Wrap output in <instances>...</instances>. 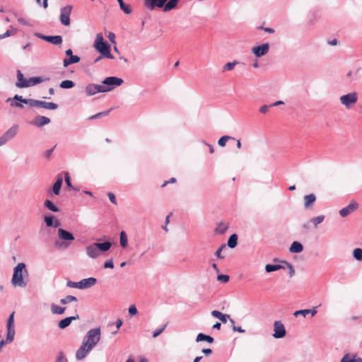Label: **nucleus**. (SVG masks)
Instances as JSON below:
<instances>
[{
	"label": "nucleus",
	"mask_w": 362,
	"mask_h": 362,
	"mask_svg": "<svg viewBox=\"0 0 362 362\" xmlns=\"http://www.w3.org/2000/svg\"><path fill=\"white\" fill-rule=\"evenodd\" d=\"M64 179H65V182H66V185H67V187H71L72 185L71 183V177H70L69 173H65Z\"/></svg>",
	"instance_id": "56"
},
{
	"label": "nucleus",
	"mask_w": 362,
	"mask_h": 362,
	"mask_svg": "<svg viewBox=\"0 0 362 362\" xmlns=\"http://www.w3.org/2000/svg\"><path fill=\"white\" fill-rule=\"evenodd\" d=\"M7 142H8V140L4 134H2L0 136V147L5 145Z\"/></svg>",
	"instance_id": "62"
},
{
	"label": "nucleus",
	"mask_w": 362,
	"mask_h": 362,
	"mask_svg": "<svg viewBox=\"0 0 362 362\" xmlns=\"http://www.w3.org/2000/svg\"><path fill=\"white\" fill-rule=\"evenodd\" d=\"M58 240L55 242V245L59 249H66L69 247L71 243L75 240L74 235L63 229L59 228L57 230Z\"/></svg>",
	"instance_id": "4"
},
{
	"label": "nucleus",
	"mask_w": 362,
	"mask_h": 362,
	"mask_svg": "<svg viewBox=\"0 0 362 362\" xmlns=\"http://www.w3.org/2000/svg\"><path fill=\"white\" fill-rule=\"evenodd\" d=\"M269 49L268 43L263 44L259 46L255 47L252 49V54L257 57H261L267 54Z\"/></svg>",
	"instance_id": "11"
},
{
	"label": "nucleus",
	"mask_w": 362,
	"mask_h": 362,
	"mask_svg": "<svg viewBox=\"0 0 362 362\" xmlns=\"http://www.w3.org/2000/svg\"><path fill=\"white\" fill-rule=\"evenodd\" d=\"M19 125L17 124H13L8 128L3 134L7 138L8 141L13 139L18 133Z\"/></svg>",
	"instance_id": "15"
},
{
	"label": "nucleus",
	"mask_w": 362,
	"mask_h": 362,
	"mask_svg": "<svg viewBox=\"0 0 362 362\" xmlns=\"http://www.w3.org/2000/svg\"><path fill=\"white\" fill-rule=\"evenodd\" d=\"M44 221L47 227H52L54 225V217L53 216H45Z\"/></svg>",
	"instance_id": "45"
},
{
	"label": "nucleus",
	"mask_w": 362,
	"mask_h": 362,
	"mask_svg": "<svg viewBox=\"0 0 362 362\" xmlns=\"http://www.w3.org/2000/svg\"><path fill=\"white\" fill-rule=\"evenodd\" d=\"M230 139L231 137L229 136H223L218 139V144L220 146L223 147L226 146V142Z\"/></svg>",
	"instance_id": "47"
},
{
	"label": "nucleus",
	"mask_w": 362,
	"mask_h": 362,
	"mask_svg": "<svg viewBox=\"0 0 362 362\" xmlns=\"http://www.w3.org/2000/svg\"><path fill=\"white\" fill-rule=\"evenodd\" d=\"M44 206L53 212L59 211V209L57 206H56L50 200H45L44 202Z\"/></svg>",
	"instance_id": "37"
},
{
	"label": "nucleus",
	"mask_w": 362,
	"mask_h": 362,
	"mask_svg": "<svg viewBox=\"0 0 362 362\" xmlns=\"http://www.w3.org/2000/svg\"><path fill=\"white\" fill-rule=\"evenodd\" d=\"M316 199V197L313 194H310L305 195L304 197V206L305 208H308L311 204H313Z\"/></svg>",
	"instance_id": "31"
},
{
	"label": "nucleus",
	"mask_w": 362,
	"mask_h": 362,
	"mask_svg": "<svg viewBox=\"0 0 362 362\" xmlns=\"http://www.w3.org/2000/svg\"><path fill=\"white\" fill-rule=\"evenodd\" d=\"M303 250V245L297 241L293 242L291 247H290V252H295V253H299L301 252Z\"/></svg>",
	"instance_id": "30"
},
{
	"label": "nucleus",
	"mask_w": 362,
	"mask_h": 362,
	"mask_svg": "<svg viewBox=\"0 0 362 362\" xmlns=\"http://www.w3.org/2000/svg\"><path fill=\"white\" fill-rule=\"evenodd\" d=\"M78 319H79V316L78 315L76 316L66 317L59 322L58 326L60 329H65L70 325L73 320Z\"/></svg>",
	"instance_id": "19"
},
{
	"label": "nucleus",
	"mask_w": 362,
	"mask_h": 362,
	"mask_svg": "<svg viewBox=\"0 0 362 362\" xmlns=\"http://www.w3.org/2000/svg\"><path fill=\"white\" fill-rule=\"evenodd\" d=\"M324 219L325 216L322 215L312 218L310 221L314 224L315 227H317L318 224L321 223L324 221Z\"/></svg>",
	"instance_id": "46"
},
{
	"label": "nucleus",
	"mask_w": 362,
	"mask_h": 362,
	"mask_svg": "<svg viewBox=\"0 0 362 362\" xmlns=\"http://www.w3.org/2000/svg\"><path fill=\"white\" fill-rule=\"evenodd\" d=\"M286 334L285 327L281 321H275L274 322V334L273 337L275 339H281Z\"/></svg>",
	"instance_id": "8"
},
{
	"label": "nucleus",
	"mask_w": 362,
	"mask_h": 362,
	"mask_svg": "<svg viewBox=\"0 0 362 362\" xmlns=\"http://www.w3.org/2000/svg\"><path fill=\"white\" fill-rule=\"evenodd\" d=\"M16 100L14 99V97H13V98H8L6 100V102L7 103H10V105L11 106H13V107L22 109L23 107V105H22L23 103H21L20 101L19 102H16Z\"/></svg>",
	"instance_id": "43"
},
{
	"label": "nucleus",
	"mask_w": 362,
	"mask_h": 362,
	"mask_svg": "<svg viewBox=\"0 0 362 362\" xmlns=\"http://www.w3.org/2000/svg\"><path fill=\"white\" fill-rule=\"evenodd\" d=\"M119 243L122 247L127 246V237L124 231H122L119 235Z\"/></svg>",
	"instance_id": "39"
},
{
	"label": "nucleus",
	"mask_w": 362,
	"mask_h": 362,
	"mask_svg": "<svg viewBox=\"0 0 362 362\" xmlns=\"http://www.w3.org/2000/svg\"><path fill=\"white\" fill-rule=\"evenodd\" d=\"M77 300H77L76 297H75L74 296L68 295V296H65L64 298H61L59 302L62 305H66V304L70 303L71 302H76Z\"/></svg>",
	"instance_id": "36"
},
{
	"label": "nucleus",
	"mask_w": 362,
	"mask_h": 362,
	"mask_svg": "<svg viewBox=\"0 0 362 362\" xmlns=\"http://www.w3.org/2000/svg\"><path fill=\"white\" fill-rule=\"evenodd\" d=\"M354 258L358 261H362V249L356 248L353 252Z\"/></svg>",
	"instance_id": "44"
},
{
	"label": "nucleus",
	"mask_w": 362,
	"mask_h": 362,
	"mask_svg": "<svg viewBox=\"0 0 362 362\" xmlns=\"http://www.w3.org/2000/svg\"><path fill=\"white\" fill-rule=\"evenodd\" d=\"M230 318V316L228 315H225V314H223V315L220 317V320L223 322V323H226L227 322V320L228 319Z\"/></svg>",
	"instance_id": "63"
},
{
	"label": "nucleus",
	"mask_w": 362,
	"mask_h": 362,
	"mask_svg": "<svg viewBox=\"0 0 362 362\" xmlns=\"http://www.w3.org/2000/svg\"><path fill=\"white\" fill-rule=\"evenodd\" d=\"M14 99L17 100V101H20L23 103L24 104L28 105L31 107H38L39 100L34 99H25L23 98L21 95H16L14 96Z\"/></svg>",
	"instance_id": "18"
},
{
	"label": "nucleus",
	"mask_w": 362,
	"mask_h": 362,
	"mask_svg": "<svg viewBox=\"0 0 362 362\" xmlns=\"http://www.w3.org/2000/svg\"><path fill=\"white\" fill-rule=\"evenodd\" d=\"M223 313H222L221 312L218 311V310H213L211 312V315L212 316H214V317H216L218 318V320L220 319V317L223 315Z\"/></svg>",
	"instance_id": "61"
},
{
	"label": "nucleus",
	"mask_w": 362,
	"mask_h": 362,
	"mask_svg": "<svg viewBox=\"0 0 362 362\" xmlns=\"http://www.w3.org/2000/svg\"><path fill=\"white\" fill-rule=\"evenodd\" d=\"M358 208V204L355 202H351L347 206L341 209L339 211V214L341 217H346Z\"/></svg>",
	"instance_id": "13"
},
{
	"label": "nucleus",
	"mask_w": 362,
	"mask_h": 362,
	"mask_svg": "<svg viewBox=\"0 0 362 362\" xmlns=\"http://www.w3.org/2000/svg\"><path fill=\"white\" fill-rule=\"evenodd\" d=\"M72 6L67 5L60 10L59 21L65 26L70 25V15L71 13Z\"/></svg>",
	"instance_id": "7"
},
{
	"label": "nucleus",
	"mask_w": 362,
	"mask_h": 362,
	"mask_svg": "<svg viewBox=\"0 0 362 362\" xmlns=\"http://www.w3.org/2000/svg\"><path fill=\"white\" fill-rule=\"evenodd\" d=\"M123 83V79L115 76L105 78L102 81L104 93L113 90L115 87L119 86Z\"/></svg>",
	"instance_id": "5"
},
{
	"label": "nucleus",
	"mask_w": 362,
	"mask_h": 362,
	"mask_svg": "<svg viewBox=\"0 0 362 362\" xmlns=\"http://www.w3.org/2000/svg\"><path fill=\"white\" fill-rule=\"evenodd\" d=\"M180 0H170L167 4L163 6V11L165 12L170 11L175 8Z\"/></svg>",
	"instance_id": "29"
},
{
	"label": "nucleus",
	"mask_w": 362,
	"mask_h": 362,
	"mask_svg": "<svg viewBox=\"0 0 362 362\" xmlns=\"http://www.w3.org/2000/svg\"><path fill=\"white\" fill-rule=\"evenodd\" d=\"M339 101L346 109H351L358 101V93L356 92H351L343 95L339 98Z\"/></svg>",
	"instance_id": "6"
},
{
	"label": "nucleus",
	"mask_w": 362,
	"mask_h": 362,
	"mask_svg": "<svg viewBox=\"0 0 362 362\" xmlns=\"http://www.w3.org/2000/svg\"><path fill=\"white\" fill-rule=\"evenodd\" d=\"M7 325L11 326H15L14 324V312H13L10 316L8 317V321H7Z\"/></svg>",
	"instance_id": "55"
},
{
	"label": "nucleus",
	"mask_w": 362,
	"mask_h": 362,
	"mask_svg": "<svg viewBox=\"0 0 362 362\" xmlns=\"http://www.w3.org/2000/svg\"><path fill=\"white\" fill-rule=\"evenodd\" d=\"M28 79L24 78L23 73L18 70L17 71V82L16 83V86L20 88H26V86H23V84H26Z\"/></svg>",
	"instance_id": "22"
},
{
	"label": "nucleus",
	"mask_w": 362,
	"mask_h": 362,
	"mask_svg": "<svg viewBox=\"0 0 362 362\" xmlns=\"http://www.w3.org/2000/svg\"><path fill=\"white\" fill-rule=\"evenodd\" d=\"M96 245V247L99 252H106L107 251L110 247H111V243L110 242H105L103 243H95Z\"/></svg>",
	"instance_id": "33"
},
{
	"label": "nucleus",
	"mask_w": 362,
	"mask_h": 362,
	"mask_svg": "<svg viewBox=\"0 0 362 362\" xmlns=\"http://www.w3.org/2000/svg\"><path fill=\"white\" fill-rule=\"evenodd\" d=\"M80 57L77 55H71L69 58H65L63 61V66H68L70 64H76L80 62Z\"/></svg>",
	"instance_id": "26"
},
{
	"label": "nucleus",
	"mask_w": 362,
	"mask_h": 362,
	"mask_svg": "<svg viewBox=\"0 0 362 362\" xmlns=\"http://www.w3.org/2000/svg\"><path fill=\"white\" fill-rule=\"evenodd\" d=\"M97 282V280L94 277H89L83 279L79 281V289H87L93 286Z\"/></svg>",
	"instance_id": "14"
},
{
	"label": "nucleus",
	"mask_w": 362,
	"mask_h": 362,
	"mask_svg": "<svg viewBox=\"0 0 362 362\" xmlns=\"http://www.w3.org/2000/svg\"><path fill=\"white\" fill-rule=\"evenodd\" d=\"M166 326L167 325H164L162 327L156 329L153 334V338H156L158 336H159L164 330L166 328Z\"/></svg>",
	"instance_id": "52"
},
{
	"label": "nucleus",
	"mask_w": 362,
	"mask_h": 362,
	"mask_svg": "<svg viewBox=\"0 0 362 362\" xmlns=\"http://www.w3.org/2000/svg\"><path fill=\"white\" fill-rule=\"evenodd\" d=\"M285 266L282 264H266L265 265V271L267 273H271L273 272L278 271L279 269H284Z\"/></svg>",
	"instance_id": "27"
},
{
	"label": "nucleus",
	"mask_w": 362,
	"mask_h": 362,
	"mask_svg": "<svg viewBox=\"0 0 362 362\" xmlns=\"http://www.w3.org/2000/svg\"><path fill=\"white\" fill-rule=\"evenodd\" d=\"M101 330L100 327L90 329L83 337L82 344L76 353L78 361L83 360L88 353L96 346L100 339Z\"/></svg>",
	"instance_id": "1"
},
{
	"label": "nucleus",
	"mask_w": 362,
	"mask_h": 362,
	"mask_svg": "<svg viewBox=\"0 0 362 362\" xmlns=\"http://www.w3.org/2000/svg\"><path fill=\"white\" fill-rule=\"evenodd\" d=\"M104 267L112 269L114 267L112 259L107 260L104 264Z\"/></svg>",
	"instance_id": "58"
},
{
	"label": "nucleus",
	"mask_w": 362,
	"mask_h": 362,
	"mask_svg": "<svg viewBox=\"0 0 362 362\" xmlns=\"http://www.w3.org/2000/svg\"><path fill=\"white\" fill-rule=\"evenodd\" d=\"M63 182V178L62 175H58L56 182L54 183L52 187L53 193L56 195L60 194L62 185Z\"/></svg>",
	"instance_id": "21"
},
{
	"label": "nucleus",
	"mask_w": 362,
	"mask_h": 362,
	"mask_svg": "<svg viewBox=\"0 0 362 362\" xmlns=\"http://www.w3.org/2000/svg\"><path fill=\"white\" fill-rule=\"evenodd\" d=\"M232 329L234 332L240 333H244L245 332V329H242L240 327L233 326Z\"/></svg>",
	"instance_id": "64"
},
{
	"label": "nucleus",
	"mask_w": 362,
	"mask_h": 362,
	"mask_svg": "<svg viewBox=\"0 0 362 362\" xmlns=\"http://www.w3.org/2000/svg\"><path fill=\"white\" fill-rule=\"evenodd\" d=\"M128 311H129V313L130 315H135L137 313L136 307L134 305H132L129 308Z\"/></svg>",
	"instance_id": "57"
},
{
	"label": "nucleus",
	"mask_w": 362,
	"mask_h": 362,
	"mask_svg": "<svg viewBox=\"0 0 362 362\" xmlns=\"http://www.w3.org/2000/svg\"><path fill=\"white\" fill-rule=\"evenodd\" d=\"M59 86L64 89L71 88L74 86V83L70 80H65L61 82Z\"/></svg>",
	"instance_id": "41"
},
{
	"label": "nucleus",
	"mask_w": 362,
	"mask_h": 362,
	"mask_svg": "<svg viewBox=\"0 0 362 362\" xmlns=\"http://www.w3.org/2000/svg\"><path fill=\"white\" fill-rule=\"evenodd\" d=\"M93 47L104 57L111 59H114V57L110 53V45L105 41L101 33L96 35Z\"/></svg>",
	"instance_id": "3"
},
{
	"label": "nucleus",
	"mask_w": 362,
	"mask_h": 362,
	"mask_svg": "<svg viewBox=\"0 0 362 362\" xmlns=\"http://www.w3.org/2000/svg\"><path fill=\"white\" fill-rule=\"evenodd\" d=\"M56 362H68L67 358L65 357V356L63 354V353H59Z\"/></svg>",
	"instance_id": "54"
},
{
	"label": "nucleus",
	"mask_w": 362,
	"mask_h": 362,
	"mask_svg": "<svg viewBox=\"0 0 362 362\" xmlns=\"http://www.w3.org/2000/svg\"><path fill=\"white\" fill-rule=\"evenodd\" d=\"M85 93L88 96H92L98 93H104L103 86H102V84L90 83L86 86Z\"/></svg>",
	"instance_id": "9"
},
{
	"label": "nucleus",
	"mask_w": 362,
	"mask_h": 362,
	"mask_svg": "<svg viewBox=\"0 0 362 362\" xmlns=\"http://www.w3.org/2000/svg\"><path fill=\"white\" fill-rule=\"evenodd\" d=\"M217 280L221 282L226 283L229 281V276L225 274H220L217 276Z\"/></svg>",
	"instance_id": "51"
},
{
	"label": "nucleus",
	"mask_w": 362,
	"mask_h": 362,
	"mask_svg": "<svg viewBox=\"0 0 362 362\" xmlns=\"http://www.w3.org/2000/svg\"><path fill=\"white\" fill-rule=\"evenodd\" d=\"M66 310L65 307H61L55 303H52L50 305V311L53 315H62Z\"/></svg>",
	"instance_id": "25"
},
{
	"label": "nucleus",
	"mask_w": 362,
	"mask_h": 362,
	"mask_svg": "<svg viewBox=\"0 0 362 362\" xmlns=\"http://www.w3.org/2000/svg\"><path fill=\"white\" fill-rule=\"evenodd\" d=\"M117 1L121 10H122L124 13L129 14L132 13V9L129 5L124 4L122 0H117Z\"/></svg>",
	"instance_id": "38"
},
{
	"label": "nucleus",
	"mask_w": 362,
	"mask_h": 362,
	"mask_svg": "<svg viewBox=\"0 0 362 362\" xmlns=\"http://www.w3.org/2000/svg\"><path fill=\"white\" fill-rule=\"evenodd\" d=\"M66 286L69 288H78L79 289V281L78 282H74L71 281H66Z\"/></svg>",
	"instance_id": "53"
},
{
	"label": "nucleus",
	"mask_w": 362,
	"mask_h": 362,
	"mask_svg": "<svg viewBox=\"0 0 362 362\" xmlns=\"http://www.w3.org/2000/svg\"><path fill=\"white\" fill-rule=\"evenodd\" d=\"M24 275H28L25 264L23 262L17 264L13 268V273L11 283L13 287L25 288L28 285L27 280Z\"/></svg>",
	"instance_id": "2"
},
{
	"label": "nucleus",
	"mask_w": 362,
	"mask_h": 362,
	"mask_svg": "<svg viewBox=\"0 0 362 362\" xmlns=\"http://www.w3.org/2000/svg\"><path fill=\"white\" fill-rule=\"evenodd\" d=\"M317 313V308L314 307L312 309H305V310H296L293 315L295 317H298V315H303V317H305L308 314H310L311 316L315 315Z\"/></svg>",
	"instance_id": "20"
},
{
	"label": "nucleus",
	"mask_w": 362,
	"mask_h": 362,
	"mask_svg": "<svg viewBox=\"0 0 362 362\" xmlns=\"http://www.w3.org/2000/svg\"><path fill=\"white\" fill-rule=\"evenodd\" d=\"M238 244V235L236 234L231 235L228 240V246L230 248H234Z\"/></svg>",
	"instance_id": "34"
},
{
	"label": "nucleus",
	"mask_w": 362,
	"mask_h": 362,
	"mask_svg": "<svg viewBox=\"0 0 362 362\" xmlns=\"http://www.w3.org/2000/svg\"><path fill=\"white\" fill-rule=\"evenodd\" d=\"M38 107L46 110H56L58 108V105L52 102L39 100Z\"/></svg>",
	"instance_id": "23"
},
{
	"label": "nucleus",
	"mask_w": 362,
	"mask_h": 362,
	"mask_svg": "<svg viewBox=\"0 0 362 362\" xmlns=\"http://www.w3.org/2000/svg\"><path fill=\"white\" fill-rule=\"evenodd\" d=\"M109 112H110V110L109 111L101 112L97 113V114H95L94 115H92V116L89 117L88 119L91 120V119H95L100 118L103 116L107 115L109 114Z\"/></svg>",
	"instance_id": "48"
},
{
	"label": "nucleus",
	"mask_w": 362,
	"mask_h": 362,
	"mask_svg": "<svg viewBox=\"0 0 362 362\" xmlns=\"http://www.w3.org/2000/svg\"><path fill=\"white\" fill-rule=\"evenodd\" d=\"M281 263L288 269L289 275L292 277L295 274V268L289 262L286 261H282Z\"/></svg>",
	"instance_id": "42"
},
{
	"label": "nucleus",
	"mask_w": 362,
	"mask_h": 362,
	"mask_svg": "<svg viewBox=\"0 0 362 362\" xmlns=\"http://www.w3.org/2000/svg\"><path fill=\"white\" fill-rule=\"evenodd\" d=\"M35 36H37L40 39L45 40V41H47L48 42H50V43H52L53 45H61L62 43V41H63L62 37L61 35L51 36V35H43L40 34V33H36Z\"/></svg>",
	"instance_id": "10"
},
{
	"label": "nucleus",
	"mask_w": 362,
	"mask_h": 362,
	"mask_svg": "<svg viewBox=\"0 0 362 362\" xmlns=\"http://www.w3.org/2000/svg\"><path fill=\"white\" fill-rule=\"evenodd\" d=\"M340 362H354V356L351 357L350 354H346Z\"/></svg>",
	"instance_id": "50"
},
{
	"label": "nucleus",
	"mask_w": 362,
	"mask_h": 362,
	"mask_svg": "<svg viewBox=\"0 0 362 362\" xmlns=\"http://www.w3.org/2000/svg\"><path fill=\"white\" fill-rule=\"evenodd\" d=\"M48 80L49 78H43L41 76L31 77L28 79L26 84H23V86H26V88H28L30 86H34L37 84H39Z\"/></svg>",
	"instance_id": "17"
},
{
	"label": "nucleus",
	"mask_w": 362,
	"mask_h": 362,
	"mask_svg": "<svg viewBox=\"0 0 362 362\" xmlns=\"http://www.w3.org/2000/svg\"><path fill=\"white\" fill-rule=\"evenodd\" d=\"M49 123L50 119L45 116H37L31 122V124L37 127H42Z\"/></svg>",
	"instance_id": "16"
},
{
	"label": "nucleus",
	"mask_w": 362,
	"mask_h": 362,
	"mask_svg": "<svg viewBox=\"0 0 362 362\" xmlns=\"http://www.w3.org/2000/svg\"><path fill=\"white\" fill-rule=\"evenodd\" d=\"M145 6L150 9L158 7V0H144Z\"/></svg>",
	"instance_id": "40"
},
{
	"label": "nucleus",
	"mask_w": 362,
	"mask_h": 362,
	"mask_svg": "<svg viewBox=\"0 0 362 362\" xmlns=\"http://www.w3.org/2000/svg\"><path fill=\"white\" fill-rule=\"evenodd\" d=\"M107 196H108V197H109L110 201L112 204H117L116 197H115V194H114L113 193H112V192H109V193L107 194Z\"/></svg>",
	"instance_id": "60"
},
{
	"label": "nucleus",
	"mask_w": 362,
	"mask_h": 362,
	"mask_svg": "<svg viewBox=\"0 0 362 362\" xmlns=\"http://www.w3.org/2000/svg\"><path fill=\"white\" fill-rule=\"evenodd\" d=\"M238 64H239V62L237 60H234L233 62H228L223 66L222 71L225 72V71H231Z\"/></svg>",
	"instance_id": "35"
},
{
	"label": "nucleus",
	"mask_w": 362,
	"mask_h": 362,
	"mask_svg": "<svg viewBox=\"0 0 362 362\" xmlns=\"http://www.w3.org/2000/svg\"><path fill=\"white\" fill-rule=\"evenodd\" d=\"M228 228V224L224 222H220L218 223L216 228L214 230L216 234H223Z\"/></svg>",
	"instance_id": "28"
},
{
	"label": "nucleus",
	"mask_w": 362,
	"mask_h": 362,
	"mask_svg": "<svg viewBox=\"0 0 362 362\" xmlns=\"http://www.w3.org/2000/svg\"><path fill=\"white\" fill-rule=\"evenodd\" d=\"M206 341L208 343L211 344V343L214 342V338L211 337V336L206 335V334H202V333H199L197 336L196 341L197 342H199V341Z\"/></svg>",
	"instance_id": "32"
},
{
	"label": "nucleus",
	"mask_w": 362,
	"mask_h": 362,
	"mask_svg": "<svg viewBox=\"0 0 362 362\" xmlns=\"http://www.w3.org/2000/svg\"><path fill=\"white\" fill-rule=\"evenodd\" d=\"M107 38L109 39V40L112 42L113 44H116V41H115V35L112 33V32H110L108 34H107Z\"/></svg>",
	"instance_id": "59"
},
{
	"label": "nucleus",
	"mask_w": 362,
	"mask_h": 362,
	"mask_svg": "<svg viewBox=\"0 0 362 362\" xmlns=\"http://www.w3.org/2000/svg\"><path fill=\"white\" fill-rule=\"evenodd\" d=\"M6 342L11 343L14 340V337L16 334L15 326L6 325Z\"/></svg>",
	"instance_id": "24"
},
{
	"label": "nucleus",
	"mask_w": 362,
	"mask_h": 362,
	"mask_svg": "<svg viewBox=\"0 0 362 362\" xmlns=\"http://www.w3.org/2000/svg\"><path fill=\"white\" fill-rule=\"evenodd\" d=\"M86 254L91 259H95L100 255V252L95 243L90 244L86 247Z\"/></svg>",
	"instance_id": "12"
},
{
	"label": "nucleus",
	"mask_w": 362,
	"mask_h": 362,
	"mask_svg": "<svg viewBox=\"0 0 362 362\" xmlns=\"http://www.w3.org/2000/svg\"><path fill=\"white\" fill-rule=\"evenodd\" d=\"M226 249V245L225 244H223L220 246V247L215 252V255L219 258V259H223L224 258V256H223L221 255V252L223 250Z\"/></svg>",
	"instance_id": "49"
}]
</instances>
